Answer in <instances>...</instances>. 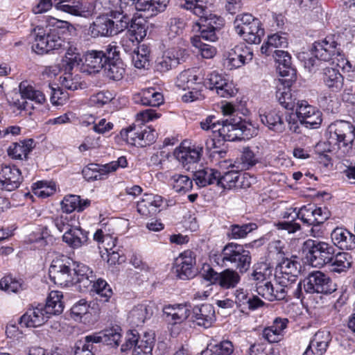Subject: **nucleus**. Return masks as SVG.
<instances>
[{
    "instance_id": "obj_41",
    "label": "nucleus",
    "mask_w": 355,
    "mask_h": 355,
    "mask_svg": "<svg viewBox=\"0 0 355 355\" xmlns=\"http://www.w3.org/2000/svg\"><path fill=\"white\" fill-rule=\"evenodd\" d=\"M329 263L331 264V271L341 273L346 272L352 267V257L347 252H338L333 254Z\"/></svg>"
},
{
    "instance_id": "obj_48",
    "label": "nucleus",
    "mask_w": 355,
    "mask_h": 355,
    "mask_svg": "<svg viewBox=\"0 0 355 355\" xmlns=\"http://www.w3.org/2000/svg\"><path fill=\"white\" fill-rule=\"evenodd\" d=\"M270 55L278 64L277 67L281 76H287L288 70L291 69V57L289 53L284 51L275 49Z\"/></svg>"
},
{
    "instance_id": "obj_22",
    "label": "nucleus",
    "mask_w": 355,
    "mask_h": 355,
    "mask_svg": "<svg viewBox=\"0 0 355 355\" xmlns=\"http://www.w3.org/2000/svg\"><path fill=\"white\" fill-rule=\"evenodd\" d=\"M195 263L196 259L192 251L186 250L181 253L175 262V272L179 278L187 279L194 277Z\"/></svg>"
},
{
    "instance_id": "obj_63",
    "label": "nucleus",
    "mask_w": 355,
    "mask_h": 355,
    "mask_svg": "<svg viewBox=\"0 0 355 355\" xmlns=\"http://www.w3.org/2000/svg\"><path fill=\"white\" fill-rule=\"evenodd\" d=\"M273 284L270 282H259L256 283L257 293L268 301H273Z\"/></svg>"
},
{
    "instance_id": "obj_37",
    "label": "nucleus",
    "mask_w": 355,
    "mask_h": 355,
    "mask_svg": "<svg viewBox=\"0 0 355 355\" xmlns=\"http://www.w3.org/2000/svg\"><path fill=\"white\" fill-rule=\"evenodd\" d=\"M135 100L143 105L151 107H158L164 103L163 95L153 88L142 91L135 96Z\"/></svg>"
},
{
    "instance_id": "obj_47",
    "label": "nucleus",
    "mask_w": 355,
    "mask_h": 355,
    "mask_svg": "<svg viewBox=\"0 0 355 355\" xmlns=\"http://www.w3.org/2000/svg\"><path fill=\"white\" fill-rule=\"evenodd\" d=\"M257 229L256 223H250L247 224L232 225L228 228L227 236L231 239H240L245 238L248 233Z\"/></svg>"
},
{
    "instance_id": "obj_50",
    "label": "nucleus",
    "mask_w": 355,
    "mask_h": 355,
    "mask_svg": "<svg viewBox=\"0 0 355 355\" xmlns=\"http://www.w3.org/2000/svg\"><path fill=\"white\" fill-rule=\"evenodd\" d=\"M233 352L234 347L232 342L223 340L218 344L209 345L202 352L201 355H230Z\"/></svg>"
},
{
    "instance_id": "obj_32",
    "label": "nucleus",
    "mask_w": 355,
    "mask_h": 355,
    "mask_svg": "<svg viewBox=\"0 0 355 355\" xmlns=\"http://www.w3.org/2000/svg\"><path fill=\"white\" fill-rule=\"evenodd\" d=\"M202 151V147H185L180 146L174 152V155L177 159L181 162L184 167L189 164L196 163L201 155Z\"/></svg>"
},
{
    "instance_id": "obj_26",
    "label": "nucleus",
    "mask_w": 355,
    "mask_h": 355,
    "mask_svg": "<svg viewBox=\"0 0 355 355\" xmlns=\"http://www.w3.org/2000/svg\"><path fill=\"white\" fill-rule=\"evenodd\" d=\"M121 338V329L118 327L104 329L98 333L87 336V340L95 343H104L112 347H117Z\"/></svg>"
},
{
    "instance_id": "obj_38",
    "label": "nucleus",
    "mask_w": 355,
    "mask_h": 355,
    "mask_svg": "<svg viewBox=\"0 0 355 355\" xmlns=\"http://www.w3.org/2000/svg\"><path fill=\"white\" fill-rule=\"evenodd\" d=\"M164 203V199L158 195H149L147 198L139 202L137 210L143 215L154 214L160 211L159 208Z\"/></svg>"
},
{
    "instance_id": "obj_61",
    "label": "nucleus",
    "mask_w": 355,
    "mask_h": 355,
    "mask_svg": "<svg viewBox=\"0 0 355 355\" xmlns=\"http://www.w3.org/2000/svg\"><path fill=\"white\" fill-rule=\"evenodd\" d=\"M62 210L66 214H69L80 209V196L71 195L64 197L61 203Z\"/></svg>"
},
{
    "instance_id": "obj_31",
    "label": "nucleus",
    "mask_w": 355,
    "mask_h": 355,
    "mask_svg": "<svg viewBox=\"0 0 355 355\" xmlns=\"http://www.w3.org/2000/svg\"><path fill=\"white\" fill-rule=\"evenodd\" d=\"M200 73L194 69H187L182 71L177 77L176 86L184 90L194 89V86L202 82Z\"/></svg>"
},
{
    "instance_id": "obj_11",
    "label": "nucleus",
    "mask_w": 355,
    "mask_h": 355,
    "mask_svg": "<svg viewBox=\"0 0 355 355\" xmlns=\"http://www.w3.org/2000/svg\"><path fill=\"white\" fill-rule=\"evenodd\" d=\"M304 290L308 293L331 294L336 290V285L327 275L316 270L310 272L302 282Z\"/></svg>"
},
{
    "instance_id": "obj_8",
    "label": "nucleus",
    "mask_w": 355,
    "mask_h": 355,
    "mask_svg": "<svg viewBox=\"0 0 355 355\" xmlns=\"http://www.w3.org/2000/svg\"><path fill=\"white\" fill-rule=\"evenodd\" d=\"M236 33L249 44H259L264 35L260 21L251 14L245 13L236 16L234 21Z\"/></svg>"
},
{
    "instance_id": "obj_14",
    "label": "nucleus",
    "mask_w": 355,
    "mask_h": 355,
    "mask_svg": "<svg viewBox=\"0 0 355 355\" xmlns=\"http://www.w3.org/2000/svg\"><path fill=\"white\" fill-rule=\"evenodd\" d=\"M21 99H14L12 103L19 110H28L32 109V105L25 99L34 101L37 104H42L45 102L46 98L44 94L37 89H35L28 81H22L19 86Z\"/></svg>"
},
{
    "instance_id": "obj_59",
    "label": "nucleus",
    "mask_w": 355,
    "mask_h": 355,
    "mask_svg": "<svg viewBox=\"0 0 355 355\" xmlns=\"http://www.w3.org/2000/svg\"><path fill=\"white\" fill-rule=\"evenodd\" d=\"M314 209L313 207L303 206L297 210V214H295V217H297L304 224L310 225H315L317 218L314 217Z\"/></svg>"
},
{
    "instance_id": "obj_29",
    "label": "nucleus",
    "mask_w": 355,
    "mask_h": 355,
    "mask_svg": "<svg viewBox=\"0 0 355 355\" xmlns=\"http://www.w3.org/2000/svg\"><path fill=\"white\" fill-rule=\"evenodd\" d=\"M163 313L166 320L171 324H179L187 319L190 309L186 304L165 306Z\"/></svg>"
},
{
    "instance_id": "obj_9",
    "label": "nucleus",
    "mask_w": 355,
    "mask_h": 355,
    "mask_svg": "<svg viewBox=\"0 0 355 355\" xmlns=\"http://www.w3.org/2000/svg\"><path fill=\"white\" fill-rule=\"evenodd\" d=\"M338 44L331 37H327L322 42H315L311 49V55L305 60V66L311 69L318 66L319 60L329 62L334 56H340L341 51L337 48Z\"/></svg>"
},
{
    "instance_id": "obj_5",
    "label": "nucleus",
    "mask_w": 355,
    "mask_h": 355,
    "mask_svg": "<svg viewBox=\"0 0 355 355\" xmlns=\"http://www.w3.org/2000/svg\"><path fill=\"white\" fill-rule=\"evenodd\" d=\"M354 125L349 121H336L328 128V142L344 153H348L354 145Z\"/></svg>"
},
{
    "instance_id": "obj_3",
    "label": "nucleus",
    "mask_w": 355,
    "mask_h": 355,
    "mask_svg": "<svg viewBox=\"0 0 355 355\" xmlns=\"http://www.w3.org/2000/svg\"><path fill=\"white\" fill-rule=\"evenodd\" d=\"M62 295L58 291H51L45 304L34 302L20 317L19 324L26 327H39L45 324L53 315H59L63 311L61 301Z\"/></svg>"
},
{
    "instance_id": "obj_10",
    "label": "nucleus",
    "mask_w": 355,
    "mask_h": 355,
    "mask_svg": "<svg viewBox=\"0 0 355 355\" xmlns=\"http://www.w3.org/2000/svg\"><path fill=\"white\" fill-rule=\"evenodd\" d=\"M154 342L153 333L145 332L141 337L136 330H131L127 333L125 341L121 345V350L125 352L134 347L132 355H153Z\"/></svg>"
},
{
    "instance_id": "obj_53",
    "label": "nucleus",
    "mask_w": 355,
    "mask_h": 355,
    "mask_svg": "<svg viewBox=\"0 0 355 355\" xmlns=\"http://www.w3.org/2000/svg\"><path fill=\"white\" fill-rule=\"evenodd\" d=\"M92 291H94L99 296V300L103 302H107L112 295V291L107 283L102 279H98L95 280L92 284Z\"/></svg>"
},
{
    "instance_id": "obj_20",
    "label": "nucleus",
    "mask_w": 355,
    "mask_h": 355,
    "mask_svg": "<svg viewBox=\"0 0 355 355\" xmlns=\"http://www.w3.org/2000/svg\"><path fill=\"white\" fill-rule=\"evenodd\" d=\"M21 180V171L15 166L2 165L0 167V185L2 189L14 191L19 187Z\"/></svg>"
},
{
    "instance_id": "obj_58",
    "label": "nucleus",
    "mask_w": 355,
    "mask_h": 355,
    "mask_svg": "<svg viewBox=\"0 0 355 355\" xmlns=\"http://www.w3.org/2000/svg\"><path fill=\"white\" fill-rule=\"evenodd\" d=\"M0 288L8 293H17L24 289V284L12 277L6 276L1 279Z\"/></svg>"
},
{
    "instance_id": "obj_54",
    "label": "nucleus",
    "mask_w": 355,
    "mask_h": 355,
    "mask_svg": "<svg viewBox=\"0 0 355 355\" xmlns=\"http://www.w3.org/2000/svg\"><path fill=\"white\" fill-rule=\"evenodd\" d=\"M201 35H196L191 38V43L193 46L198 48L202 58L206 59L211 58L216 53V49L209 45L203 43Z\"/></svg>"
},
{
    "instance_id": "obj_15",
    "label": "nucleus",
    "mask_w": 355,
    "mask_h": 355,
    "mask_svg": "<svg viewBox=\"0 0 355 355\" xmlns=\"http://www.w3.org/2000/svg\"><path fill=\"white\" fill-rule=\"evenodd\" d=\"M188 55L184 49H168L164 51L162 57L156 61L155 69L161 73L167 72L184 62Z\"/></svg>"
},
{
    "instance_id": "obj_6",
    "label": "nucleus",
    "mask_w": 355,
    "mask_h": 355,
    "mask_svg": "<svg viewBox=\"0 0 355 355\" xmlns=\"http://www.w3.org/2000/svg\"><path fill=\"white\" fill-rule=\"evenodd\" d=\"M130 17L122 15L120 19L112 18L110 15H102L96 18L89 26L92 37H111L123 31L128 27Z\"/></svg>"
},
{
    "instance_id": "obj_39",
    "label": "nucleus",
    "mask_w": 355,
    "mask_h": 355,
    "mask_svg": "<svg viewBox=\"0 0 355 355\" xmlns=\"http://www.w3.org/2000/svg\"><path fill=\"white\" fill-rule=\"evenodd\" d=\"M213 0H184L180 6L200 17L212 11Z\"/></svg>"
},
{
    "instance_id": "obj_36",
    "label": "nucleus",
    "mask_w": 355,
    "mask_h": 355,
    "mask_svg": "<svg viewBox=\"0 0 355 355\" xmlns=\"http://www.w3.org/2000/svg\"><path fill=\"white\" fill-rule=\"evenodd\" d=\"M169 0H139L136 3V10L146 12L150 16L157 15L164 12Z\"/></svg>"
},
{
    "instance_id": "obj_28",
    "label": "nucleus",
    "mask_w": 355,
    "mask_h": 355,
    "mask_svg": "<svg viewBox=\"0 0 355 355\" xmlns=\"http://www.w3.org/2000/svg\"><path fill=\"white\" fill-rule=\"evenodd\" d=\"M331 239L336 247L343 250L355 249V234L344 227H336L331 233Z\"/></svg>"
},
{
    "instance_id": "obj_62",
    "label": "nucleus",
    "mask_w": 355,
    "mask_h": 355,
    "mask_svg": "<svg viewBox=\"0 0 355 355\" xmlns=\"http://www.w3.org/2000/svg\"><path fill=\"white\" fill-rule=\"evenodd\" d=\"M90 306L85 300H80L71 309V313L75 320H80L89 313Z\"/></svg>"
},
{
    "instance_id": "obj_51",
    "label": "nucleus",
    "mask_w": 355,
    "mask_h": 355,
    "mask_svg": "<svg viewBox=\"0 0 355 355\" xmlns=\"http://www.w3.org/2000/svg\"><path fill=\"white\" fill-rule=\"evenodd\" d=\"M239 170H230L225 172L223 175L220 173V176L217 180V186H220L224 189H236L238 178L239 177Z\"/></svg>"
},
{
    "instance_id": "obj_55",
    "label": "nucleus",
    "mask_w": 355,
    "mask_h": 355,
    "mask_svg": "<svg viewBox=\"0 0 355 355\" xmlns=\"http://www.w3.org/2000/svg\"><path fill=\"white\" fill-rule=\"evenodd\" d=\"M128 33L135 37L137 41L143 40L146 35V24L141 19L132 20L130 18Z\"/></svg>"
},
{
    "instance_id": "obj_16",
    "label": "nucleus",
    "mask_w": 355,
    "mask_h": 355,
    "mask_svg": "<svg viewBox=\"0 0 355 355\" xmlns=\"http://www.w3.org/2000/svg\"><path fill=\"white\" fill-rule=\"evenodd\" d=\"M302 266L299 259L295 256L284 257L277 264L275 273L293 285L302 284V282H297V277L301 272Z\"/></svg>"
},
{
    "instance_id": "obj_23",
    "label": "nucleus",
    "mask_w": 355,
    "mask_h": 355,
    "mask_svg": "<svg viewBox=\"0 0 355 355\" xmlns=\"http://www.w3.org/2000/svg\"><path fill=\"white\" fill-rule=\"evenodd\" d=\"M211 280L224 289H230L236 287L241 281L240 272L233 268H226L220 272L209 271Z\"/></svg>"
},
{
    "instance_id": "obj_24",
    "label": "nucleus",
    "mask_w": 355,
    "mask_h": 355,
    "mask_svg": "<svg viewBox=\"0 0 355 355\" xmlns=\"http://www.w3.org/2000/svg\"><path fill=\"white\" fill-rule=\"evenodd\" d=\"M252 50L243 44L237 45L231 49L225 60V64L230 69H236L252 60Z\"/></svg>"
},
{
    "instance_id": "obj_42",
    "label": "nucleus",
    "mask_w": 355,
    "mask_h": 355,
    "mask_svg": "<svg viewBox=\"0 0 355 355\" xmlns=\"http://www.w3.org/2000/svg\"><path fill=\"white\" fill-rule=\"evenodd\" d=\"M33 139L12 143L7 150L8 156L15 159H26L33 148Z\"/></svg>"
},
{
    "instance_id": "obj_60",
    "label": "nucleus",
    "mask_w": 355,
    "mask_h": 355,
    "mask_svg": "<svg viewBox=\"0 0 355 355\" xmlns=\"http://www.w3.org/2000/svg\"><path fill=\"white\" fill-rule=\"evenodd\" d=\"M60 82L65 89L75 91L80 87V78L70 72H65L60 77Z\"/></svg>"
},
{
    "instance_id": "obj_4",
    "label": "nucleus",
    "mask_w": 355,
    "mask_h": 355,
    "mask_svg": "<svg viewBox=\"0 0 355 355\" xmlns=\"http://www.w3.org/2000/svg\"><path fill=\"white\" fill-rule=\"evenodd\" d=\"M220 257L222 266L234 268L241 274L250 269L251 254L242 245L228 243L222 249Z\"/></svg>"
},
{
    "instance_id": "obj_2",
    "label": "nucleus",
    "mask_w": 355,
    "mask_h": 355,
    "mask_svg": "<svg viewBox=\"0 0 355 355\" xmlns=\"http://www.w3.org/2000/svg\"><path fill=\"white\" fill-rule=\"evenodd\" d=\"M200 127L205 130H211L214 134L218 132L220 137L228 141L249 139L257 135L256 128L241 118L220 121L214 116H209L200 122Z\"/></svg>"
},
{
    "instance_id": "obj_1",
    "label": "nucleus",
    "mask_w": 355,
    "mask_h": 355,
    "mask_svg": "<svg viewBox=\"0 0 355 355\" xmlns=\"http://www.w3.org/2000/svg\"><path fill=\"white\" fill-rule=\"evenodd\" d=\"M69 23L51 17L48 20L46 28L37 26L33 29L34 42L32 49L37 54L48 53L51 51L64 50L69 42L63 37L68 30Z\"/></svg>"
},
{
    "instance_id": "obj_49",
    "label": "nucleus",
    "mask_w": 355,
    "mask_h": 355,
    "mask_svg": "<svg viewBox=\"0 0 355 355\" xmlns=\"http://www.w3.org/2000/svg\"><path fill=\"white\" fill-rule=\"evenodd\" d=\"M287 44L286 37L276 33L268 37L266 43L261 46V51L262 53L269 55L273 53V49L286 47Z\"/></svg>"
},
{
    "instance_id": "obj_52",
    "label": "nucleus",
    "mask_w": 355,
    "mask_h": 355,
    "mask_svg": "<svg viewBox=\"0 0 355 355\" xmlns=\"http://www.w3.org/2000/svg\"><path fill=\"white\" fill-rule=\"evenodd\" d=\"M141 128L135 125H130L128 128L121 131V136L123 139L125 140L128 144L137 146L142 145L141 142L140 133Z\"/></svg>"
},
{
    "instance_id": "obj_45",
    "label": "nucleus",
    "mask_w": 355,
    "mask_h": 355,
    "mask_svg": "<svg viewBox=\"0 0 355 355\" xmlns=\"http://www.w3.org/2000/svg\"><path fill=\"white\" fill-rule=\"evenodd\" d=\"M58 8L75 16H86L88 8L80 0H60Z\"/></svg>"
},
{
    "instance_id": "obj_33",
    "label": "nucleus",
    "mask_w": 355,
    "mask_h": 355,
    "mask_svg": "<svg viewBox=\"0 0 355 355\" xmlns=\"http://www.w3.org/2000/svg\"><path fill=\"white\" fill-rule=\"evenodd\" d=\"M322 80L325 86L333 92H339L344 85V78L339 70L336 68H324Z\"/></svg>"
},
{
    "instance_id": "obj_64",
    "label": "nucleus",
    "mask_w": 355,
    "mask_h": 355,
    "mask_svg": "<svg viewBox=\"0 0 355 355\" xmlns=\"http://www.w3.org/2000/svg\"><path fill=\"white\" fill-rule=\"evenodd\" d=\"M87 336L85 337L84 340H78L75 347L74 355H94L93 343L95 342L87 340Z\"/></svg>"
},
{
    "instance_id": "obj_46",
    "label": "nucleus",
    "mask_w": 355,
    "mask_h": 355,
    "mask_svg": "<svg viewBox=\"0 0 355 355\" xmlns=\"http://www.w3.org/2000/svg\"><path fill=\"white\" fill-rule=\"evenodd\" d=\"M105 76L112 80H120L123 78L125 69L122 60L107 62L104 67Z\"/></svg>"
},
{
    "instance_id": "obj_35",
    "label": "nucleus",
    "mask_w": 355,
    "mask_h": 355,
    "mask_svg": "<svg viewBox=\"0 0 355 355\" xmlns=\"http://www.w3.org/2000/svg\"><path fill=\"white\" fill-rule=\"evenodd\" d=\"M153 314V307L150 304L135 306L129 313L130 322L134 326H140Z\"/></svg>"
},
{
    "instance_id": "obj_21",
    "label": "nucleus",
    "mask_w": 355,
    "mask_h": 355,
    "mask_svg": "<svg viewBox=\"0 0 355 355\" xmlns=\"http://www.w3.org/2000/svg\"><path fill=\"white\" fill-rule=\"evenodd\" d=\"M332 339L330 332L327 330L317 331L302 355H324Z\"/></svg>"
},
{
    "instance_id": "obj_57",
    "label": "nucleus",
    "mask_w": 355,
    "mask_h": 355,
    "mask_svg": "<svg viewBox=\"0 0 355 355\" xmlns=\"http://www.w3.org/2000/svg\"><path fill=\"white\" fill-rule=\"evenodd\" d=\"M276 98L279 104L287 110H293L295 104V101L292 98V95L289 88L283 87L276 92Z\"/></svg>"
},
{
    "instance_id": "obj_17",
    "label": "nucleus",
    "mask_w": 355,
    "mask_h": 355,
    "mask_svg": "<svg viewBox=\"0 0 355 355\" xmlns=\"http://www.w3.org/2000/svg\"><path fill=\"white\" fill-rule=\"evenodd\" d=\"M203 85L210 90L215 89L217 94L223 98H229L234 94L232 84L221 73L213 71L203 80Z\"/></svg>"
},
{
    "instance_id": "obj_40",
    "label": "nucleus",
    "mask_w": 355,
    "mask_h": 355,
    "mask_svg": "<svg viewBox=\"0 0 355 355\" xmlns=\"http://www.w3.org/2000/svg\"><path fill=\"white\" fill-rule=\"evenodd\" d=\"M220 176V172L217 170L206 168L196 171L193 174V179L198 186L200 187L209 184H216Z\"/></svg>"
},
{
    "instance_id": "obj_44",
    "label": "nucleus",
    "mask_w": 355,
    "mask_h": 355,
    "mask_svg": "<svg viewBox=\"0 0 355 355\" xmlns=\"http://www.w3.org/2000/svg\"><path fill=\"white\" fill-rule=\"evenodd\" d=\"M83 178L88 182L105 180L109 175L105 164H89L82 171Z\"/></svg>"
},
{
    "instance_id": "obj_25",
    "label": "nucleus",
    "mask_w": 355,
    "mask_h": 355,
    "mask_svg": "<svg viewBox=\"0 0 355 355\" xmlns=\"http://www.w3.org/2000/svg\"><path fill=\"white\" fill-rule=\"evenodd\" d=\"M106 58L102 50H89L84 55L83 71L88 74L97 73L104 68Z\"/></svg>"
},
{
    "instance_id": "obj_43",
    "label": "nucleus",
    "mask_w": 355,
    "mask_h": 355,
    "mask_svg": "<svg viewBox=\"0 0 355 355\" xmlns=\"http://www.w3.org/2000/svg\"><path fill=\"white\" fill-rule=\"evenodd\" d=\"M257 162L258 157L254 153L249 147H245L243 148L240 157L235 160L232 168L240 171L248 170Z\"/></svg>"
},
{
    "instance_id": "obj_18",
    "label": "nucleus",
    "mask_w": 355,
    "mask_h": 355,
    "mask_svg": "<svg viewBox=\"0 0 355 355\" xmlns=\"http://www.w3.org/2000/svg\"><path fill=\"white\" fill-rule=\"evenodd\" d=\"M275 284H273L272 294L274 300H286L287 297L300 298L302 296V286L293 285L286 280L284 277H281L276 273Z\"/></svg>"
},
{
    "instance_id": "obj_34",
    "label": "nucleus",
    "mask_w": 355,
    "mask_h": 355,
    "mask_svg": "<svg viewBox=\"0 0 355 355\" xmlns=\"http://www.w3.org/2000/svg\"><path fill=\"white\" fill-rule=\"evenodd\" d=\"M87 239L88 232L76 226H73L62 236L63 241L73 248H80L86 244Z\"/></svg>"
},
{
    "instance_id": "obj_19",
    "label": "nucleus",
    "mask_w": 355,
    "mask_h": 355,
    "mask_svg": "<svg viewBox=\"0 0 355 355\" xmlns=\"http://www.w3.org/2000/svg\"><path fill=\"white\" fill-rule=\"evenodd\" d=\"M297 105L301 123H304L306 128H318L322 121V112L305 101H298Z\"/></svg>"
},
{
    "instance_id": "obj_12",
    "label": "nucleus",
    "mask_w": 355,
    "mask_h": 355,
    "mask_svg": "<svg viewBox=\"0 0 355 355\" xmlns=\"http://www.w3.org/2000/svg\"><path fill=\"white\" fill-rule=\"evenodd\" d=\"M51 280L60 286H69L74 284L73 268L69 260L56 259L53 260L49 270Z\"/></svg>"
},
{
    "instance_id": "obj_56",
    "label": "nucleus",
    "mask_w": 355,
    "mask_h": 355,
    "mask_svg": "<svg viewBox=\"0 0 355 355\" xmlns=\"http://www.w3.org/2000/svg\"><path fill=\"white\" fill-rule=\"evenodd\" d=\"M171 178L173 180V189L177 192L186 193L192 189V180L187 175L175 174Z\"/></svg>"
},
{
    "instance_id": "obj_30",
    "label": "nucleus",
    "mask_w": 355,
    "mask_h": 355,
    "mask_svg": "<svg viewBox=\"0 0 355 355\" xmlns=\"http://www.w3.org/2000/svg\"><path fill=\"white\" fill-rule=\"evenodd\" d=\"M259 116L261 123L270 130L276 132H282L285 130L286 125L282 112L273 110L266 114H260Z\"/></svg>"
},
{
    "instance_id": "obj_7",
    "label": "nucleus",
    "mask_w": 355,
    "mask_h": 355,
    "mask_svg": "<svg viewBox=\"0 0 355 355\" xmlns=\"http://www.w3.org/2000/svg\"><path fill=\"white\" fill-rule=\"evenodd\" d=\"M302 252L312 266L321 268L329 263L335 250L326 242L308 239L303 243Z\"/></svg>"
},
{
    "instance_id": "obj_13",
    "label": "nucleus",
    "mask_w": 355,
    "mask_h": 355,
    "mask_svg": "<svg viewBox=\"0 0 355 355\" xmlns=\"http://www.w3.org/2000/svg\"><path fill=\"white\" fill-rule=\"evenodd\" d=\"M196 22L201 37L205 41L215 42L217 40L216 31L223 26V19L211 12L199 17Z\"/></svg>"
},
{
    "instance_id": "obj_27",
    "label": "nucleus",
    "mask_w": 355,
    "mask_h": 355,
    "mask_svg": "<svg viewBox=\"0 0 355 355\" xmlns=\"http://www.w3.org/2000/svg\"><path fill=\"white\" fill-rule=\"evenodd\" d=\"M192 318L198 326L209 328L216 320L214 308L210 304L197 305L193 309Z\"/></svg>"
}]
</instances>
